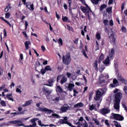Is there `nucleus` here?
Segmentation results:
<instances>
[{"label":"nucleus","mask_w":127,"mask_h":127,"mask_svg":"<svg viewBox=\"0 0 127 127\" xmlns=\"http://www.w3.org/2000/svg\"><path fill=\"white\" fill-rule=\"evenodd\" d=\"M123 97V94L119 92L115 95V103H114V109L117 111H120V103L121 102V99Z\"/></svg>","instance_id":"obj_1"},{"label":"nucleus","mask_w":127,"mask_h":127,"mask_svg":"<svg viewBox=\"0 0 127 127\" xmlns=\"http://www.w3.org/2000/svg\"><path fill=\"white\" fill-rule=\"evenodd\" d=\"M107 92V88H100L96 92V97H94L95 101H99L101 99V96L104 95Z\"/></svg>","instance_id":"obj_2"},{"label":"nucleus","mask_w":127,"mask_h":127,"mask_svg":"<svg viewBox=\"0 0 127 127\" xmlns=\"http://www.w3.org/2000/svg\"><path fill=\"white\" fill-rule=\"evenodd\" d=\"M41 104H42V103L36 104V106L38 107V111H40V112H45L46 113H48V114H51V113H54L53 111L50 109H48L46 108L39 107H40Z\"/></svg>","instance_id":"obj_3"},{"label":"nucleus","mask_w":127,"mask_h":127,"mask_svg":"<svg viewBox=\"0 0 127 127\" xmlns=\"http://www.w3.org/2000/svg\"><path fill=\"white\" fill-rule=\"evenodd\" d=\"M80 9H81L82 11L84 12V13H85V14H87V17L90 20V12H91V9L89 6L87 7H84L83 6H80Z\"/></svg>","instance_id":"obj_4"},{"label":"nucleus","mask_w":127,"mask_h":127,"mask_svg":"<svg viewBox=\"0 0 127 127\" xmlns=\"http://www.w3.org/2000/svg\"><path fill=\"white\" fill-rule=\"evenodd\" d=\"M63 62L64 64H65V65L70 64V63L71 62V57L69 54L63 56Z\"/></svg>","instance_id":"obj_5"},{"label":"nucleus","mask_w":127,"mask_h":127,"mask_svg":"<svg viewBox=\"0 0 127 127\" xmlns=\"http://www.w3.org/2000/svg\"><path fill=\"white\" fill-rule=\"evenodd\" d=\"M112 118L116 121H124V117L120 114L112 113L111 119Z\"/></svg>","instance_id":"obj_6"},{"label":"nucleus","mask_w":127,"mask_h":127,"mask_svg":"<svg viewBox=\"0 0 127 127\" xmlns=\"http://www.w3.org/2000/svg\"><path fill=\"white\" fill-rule=\"evenodd\" d=\"M9 123L11 124L12 125H17L16 127H23L24 126V124L22 123L21 120H15L9 121Z\"/></svg>","instance_id":"obj_7"},{"label":"nucleus","mask_w":127,"mask_h":127,"mask_svg":"<svg viewBox=\"0 0 127 127\" xmlns=\"http://www.w3.org/2000/svg\"><path fill=\"white\" fill-rule=\"evenodd\" d=\"M67 119V117H64V119L60 120L59 123H60L61 125H64V124H65L66 125H68L69 127H71V123L68 122Z\"/></svg>","instance_id":"obj_8"},{"label":"nucleus","mask_w":127,"mask_h":127,"mask_svg":"<svg viewBox=\"0 0 127 127\" xmlns=\"http://www.w3.org/2000/svg\"><path fill=\"white\" fill-rule=\"evenodd\" d=\"M68 110H70V107L68 104H64L60 108V111H62L63 113H66Z\"/></svg>","instance_id":"obj_9"},{"label":"nucleus","mask_w":127,"mask_h":127,"mask_svg":"<svg viewBox=\"0 0 127 127\" xmlns=\"http://www.w3.org/2000/svg\"><path fill=\"white\" fill-rule=\"evenodd\" d=\"M108 35L109 36V39H110L111 42H112V43H115L116 39L115 38V36H114V32H113L112 30L111 31L108 33Z\"/></svg>","instance_id":"obj_10"},{"label":"nucleus","mask_w":127,"mask_h":127,"mask_svg":"<svg viewBox=\"0 0 127 127\" xmlns=\"http://www.w3.org/2000/svg\"><path fill=\"white\" fill-rule=\"evenodd\" d=\"M111 112V110H110L109 109L104 108L101 110H100V113L102 114V115H107V114H109Z\"/></svg>","instance_id":"obj_11"},{"label":"nucleus","mask_w":127,"mask_h":127,"mask_svg":"<svg viewBox=\"0 0 127 127\" xmlns=\"http://www.w3.org/2000/svg\"><path fill=\"white\" fill-rule=\"evenodd\" d=\"M36 121H38V119L34 118L30 120V122L33 124L32 125L26 126V127H36Z\"/></svg>","instance_id":"obj_12"},{"label":"nucleus","mask_w":127,"mask_h":127,"mask_svg":"<svg viewBox=\"0 0 127 127\" xmlns=\"http://www.w3.org/2000/svg\"><path fill=\"white\" fill-rule=\"evenodd\" d=\"M26 5L27 8H28L30 10H33L34 9V7H33V4H31L30 2H26Z\"/></svg>","instance_id":"obj_13"},{"label":"nucleus","mask_w":127,"mask_h":127,"mask_svg":"<svg viewBox=\"0 0 127 127\" xmlns=\"http://www.w3.org/2000/svg\"><path fill=\"white\" fill-rule=\"evenodd\" d=\"M106 78V76L104 75V74H101L99 78V84H102V83H105V79Z\"/></svg>","instance_id":"obj_14"},{"label":"nucleus","mask_w":127,"mask_h":127,"mask_svg":"<svg viewBox=\"0 0 127 127\" xmlns=\"http://www.w3.org/2000/svg\"><path fill=\"white\" fill-rule=\"evenodd\" d=\"M75 87V85L73 83H69L67 86V89L71 92L73 90V89Z\"/></svg>","instance_id":"obj_15"},{"label":"nucleus","mask_w":127,"mask_h":127,"mask_svg":"<svg viewBox=\"0 0 127 127\" xmlns=\"http://www.w3.org/2000/svg\"><path fill=\"white\" fill-rule=\"evenodd\" d=\"M61 79V83L62 85L67 82V77H65V76L62 75Z\"/></svg>","instance_id":"obj_16"},{"label":"nucleus","mask_w":127,"mask_h":127,"mask_svg":"<svg viewBox=\"0 0 127 127\" xmlns=\"http://www.w3.org/2000/svg\"><path fill=\"white\" fill-rule=\"evenodd\" d=\"M48 82L50 84H44L45 85V86H49V87H52V86H53V84H52L54 82V81L53 80V79H50L48 81Z\"/></svg>","instance_id":"obj_17"},{"label":"nucleus","mask_w":127,"mask_h":127,"mask_svg":"<svg viewBox=\"0 0 127 127\" xmlns=\"http://www.w3.org/2000/svg\"><path fill=\"white\" fill-rule=\"evenodd\" d=\"M114 55H115V50H114V49H112L111 51L109 52V58H112Z\"/></svg>","instance_id":"obj_18"},{"label":"nucleus","mask_w":127,"mask_h":127,"mask_svg":"<svg viewBox=\"0 0 127 127\" xmlns=\"http://www.w3.org/2000/svg\"><path fill=\"white\" fill-rule=\"evenodd\" d=\"M44 92L45 93V94H47V95H50V94H51V93H52V91H51L47 88H45V87H44Z\"/></svg>","instance_id":"obj_19"},{"label":"nucleus","mask_w":127,"mask_h":127,"mask_svg":"<svg viewBox=\"0 0 127 127\" xmlns=\"http://www.w3.org/2000/svg\"><path fill=\"white\" fill-rule=\"evenodd\" d=\"M117 79L119 81H120L121 82H122L124 80V78H123L122 74L120 73H118Z\"/></svg>","instance_id":"obj_20"},{"label":"nucleus","mask_w":127,"mask_h":127,"mask_svg":"<svg viewBox=\"0 0 127 127\" xmlns=\"http://www.w3.org/2000/svg\"><path fill=\"white\" fill-rule=\"evenodd\" d=\"M110 57H108L107 59H106L104 62L103 63L105 65H109L110 64V59H109Z\"/></svg>","instance_id":"obj_21"},{"label":"nucleus","mask_w":127,"mask_h":127,"mask_svg":"<svg viewBox=\"0 0 127 127\" xmlns=\"http://www.w3.org/2000/svg\"><path fill=\"white\" fill-rule=\"evenodd\" d=\"M30 44H31V43L29 41H26L25 42V46L26 49H29V45H30Z\"/></svg>","instance_id":"obj_22"},{"label":"nucleus","mask_w":127,"mask_h":127,"mask_svg":"<svg viewBox=\"0 0 127 127\" xmlns=\"http://www.w3.org/2000/svg\"><path fill=\"white\" fill-rule=\"evenodd\" d=\"M83 106H84V105H83V103H79L75 104L74 106V108H80V107H83Z\"/></svg>","instance_id":"obj_23"},{"label":"nucleus","mask_w":127,"mask_h":127,"mask_svg":"<svg viewBox=\"0 0 127 127\" xmlns=\"http://www.w3.org/2000/svg\"><path fill=\"white\" fill-rule=\"evenodd\" d=\"M92 121L94 122L95 124H96L97 126H99L100 125V122H99V120H98V119L96 118H93Z\"/></svg>","instance_id":"obj_24"},{"label":"nucleus","mask_w":127,"mask_h":127,"mask_svg":"<svg viewBox=\"0 0 127 127\" xmlns=\"http://www.w3.org/2000/svg\"><path fill=\"white\" fill-rule=\"evenodd\" d=\"M57 90L59 93H63V89L61 88V86L58 85L57 86Z\"/></svg>","instance_id":"obj_25"},{"label":"nucleus","mask_w":127,"mask_h":127,"mask_svg":"<svg viewBox=\"0 0 127 127\" xmlns=\"http://www.w3.org/2000/svg\"><path fill=\"white\" fill-rule=\"evenodd\" d=\"M10 8H11V7L10 6V4H9L7 5L6 8H5V12H7V11H8V10H9Z\"/></svg>","instance_id":"obj_26"},{"label":"nucleus","mask_w":127,"mask_h":127,"mask_svg":"<svg viewBox=\"0 0 127 127\" xmlns=\"http://www.w3.org/2000/svg\"><path fill=\"white\" fill-rule=\"evenodd\" d=\"M100 0H91V2H92L93 4H98Z\"/></svg>","instance_id":"obj_27"},{"label":"nucleus","mask_w":127,"mask_h":127,"mask_svg":"<svg viewBox=\"0 0 127 127\" xmlns=\"http://www.w3.org/2000/svg\"><path fill=\"white\" fill-rule=\"evenodd\" d=\"M46 71H52V68L49 65H47L45 67Z\"/></svg>","instance_id":"obj_28"},{"label":"nucleus","mask_w":127,"mask_h":127,"mask_svg":"<svg viewBox=\"0 0 127 127\" xmlns=\"http://www.w3.org/2000/svg\"><path fill=\"white\" fill-rule=\"evenodd\" d=\"M104 60V55L101 54V56L99 57V63H101V61Z\"/></svg>","instance_id":"obj_29"},{"label":"nucleus","mask_w":127,"mask_h":127,"mask_svg":"<svg viewBox=\"0 0 127 127\" xmlns=\"http://www.w3.org/2000/svg\"><path fill=\"white\" fill-rule=\"evenodd\" d=\"M96 108V105L92 104L91 106H89V110L90 111H93Z\"/></svg>","instance_id":"obj_30"},{"label":"nucleus","mask_w":127,"mask_h":127,"mask_svg":"<svg viewBox=\"0 0 127 127\" xmlns=\"http://www.w3.org/2000/svg\"><path fill=\"white\" fill-rule=\"evenodd\" d=\"M31 104L30 101H27L24 105H23V107H26V106H29Z\"/></svg>","instance_id":"obj_31"},{"label":"nucleus","mask_w":127,"mask_h":127,"mask_svg":"<svg viewBox=\"0 0 127 127\" xmlns=\"http://www.w3.org/2000/svg\"><path fill=\"white\" fill-rule=\"evenodd\" d=\"M94 67L95 68V70L98 71V61H96L94 63Z\"/></svg>","instance_id":"obj_32"},{"label":"nucleus","mask_w":127,"mask_h":127,"mask_svg":"<svg viewBox=\"0 0 127 127\" xmlns=\"http://www.w3.org/2000/svg\"><path fill=\"white\" fill-rule=\"evenodd\" d=\"M106 11L109 13H112V7L107 8Z\"/></svg>","instance_id":"obj_33"},{"label":"nucleus","mask_w":127,"mask_h":127,"mask_svg":"<svg viewBox=\"0 0 127 127\" xmlns=\"http://www.w3.org/2000/svg\"><path fill=\"white\" fill-rule=\"evenodd\" d=\"M103 23L106 26H107V25H109V20H108V19L104 20Z\"/></svg>","instance_id":"obj_34"},{"label":"nucleus","mask_w":127,"mask_h":127,"mask_svg":"<svg viewBox=\"0 0 127 127\" xmlns=\"http://www.w3.org/2000/svg\"><path fill=\"white\" fill-rule=\"evenodd\" d=\"M59 101H60V97H57L53 99V102H58Z\"/></svg>","instance_id":"obj_35"},{"label":"nucleus","mask_w":127,"mask_h":127,"mask_svg":"<svg viewBox=\"0 0 127 127\" xmlns=\"http://www.w3.org/2000/svg\"><path fill=\"white\" fill-rule=\"evenodd\" d=\"M114 123H115V126L116 127H122L121 126V124H119L118 122L117 121H114Z\"/></svg>","instance_id":"obj_36"},{"label":"nucleus","mask_w":127,"mask_h":127,"mask_svg":"<svg viewBox=\"0 0 127 127\" xmlns=\"http://www.w3.org/2000/svg\"><path fill=\"white\" fill-rule=\"evenodd\" d=\"M113 84H114L115 85H116L117 84H119V81L118 79H117V78H114L113 79Z\"/></svg>","instance_id":"obj_37"},{"label":"nucleus","mask_w":127,"mask_h":127,"mask_svg":"<svg viewBox=\"0 0 127 127\" xmlns=\"http://www.w3.org/2000/svg\"><path fill=\"white\" fill-rule=\"evenodd\" d=\"M0 104L2 107H6V104H5V102L3 100H1Z\"/></svg>","instance_id":"obj_38"},{"label":"nucleus","mask_w":127,"mask_h":127,"mask_svg":"<svg viewBox=\"0 0 127 127\" xmlns=\"http://www.w3.org/2000/svg\"><path fill=\"white\" fill-rule=\"evenodd\" d=\"M38 124L41 127H48V125H45L44 124H42L41 123V121H38Z\"/></svg>","instance_id":"obj_39"},{"label":"nucleus","mask_w":127,"mask_h":127,"mask_svg":"<svg viewBox=\"0 0 127 127\" xmlns=\"http://www.w3.org/2000/svg\"><path fill=\"white\" fill-rule=\"evenodd\" d=\"M52 117H54L55 118H56L57 119H59L60 118V116L58 114H53L52 115Z\"/></svg>","instance_id":"obj_40"},{"label":"nucleus","mask_w":127,"mask_h":127,"mask_svg":"<svg viewBox=\"0 0 127 127\" xmlns=\"http://www.w3.org/2000/svg\"><path fill=\"white\" fill-rule=\"evenodd\" d=\"M107 7V5L106 4H103L100 6V10H103L104 8H106Z\"/></svg>","instance_id":"obj_41"},{"label":"nucleus","mask_w":127,"mask_h":127,"mask_svg":"<svg viewBox=\"0 0 127 127\" xmlns=\"http://www.w3.org/2000/svg\"><path fill=\"white\" fill-rule=\"evenodd\" d=\"M59 44H61V45H63V41H62V39L60 38L58 40Z\"/></svg>","instance_id":"obj_42"},{"label":"nucleus","mask_w":127,"mask_h":127,"mask_svg":"<svg viewBox=\"0 0 127 127\" xmlns=\"http://www.w3.org/2000/svg\"><path fill=\"white\" fill-rule=\"evenodd\" d=\"M123 90L126 95H127V86H125L124 87Z\"/></svg>","instance_id":"obj_43"},{"label":"nucleus","mask_w":127,"mask_h":127,"mask_svg":"<svg viewBox=\"0 0 127 127\" xmlns=\"http://www.w3.org/2000/svg\"><path fill=\"white\" fill-rule=\"evenodd\" d=\"M40 73H41L42 75H44V73H46V70H45V69H42L40 71Z\"/></svg>","instance_id":"obj_44"},{"label":"nucleus","mask_w":127,"mask_h":127,"mask_svg":"<svg viewBox=\"0 0 127 127\" xmlns=\"http://www.w3.org/2000/svg\"><path fill=\"white\" fill-rule=\"evenodd\" d=\"M67 29L69 30V31H72L73 32V28L72 27H70L69 25H67Z\"/></svg>","instance_id":"obj_45"},{"label":"nucleus","mask_w":127,"mask_h":127,"mask_svg":"<svg viewBox=\"0 0 127 127\" xmlns=\"http://www.w3.org/2000/svg\"><path fill=\"white\" fill-rule=\"evenodd\" d=\"M96 38L98 40H100V39H101V35H100V33H97L96 34Z\"/></svg>","instance_id":"obj_46"},{"label":"nucleus","mask_w":127,"mask_h":127,"mask_svg":"<svg viewBox=\"0 0 127 127\" xmlns=\"http://www.w3.org/2000/svg\"><path fill=\"white\" fill-rule=\"evenodd\" d=\"M61 78H62V75H58L57 78V82H59V80H60Z\"/></svg>","instance_id":"obj_47"},{"label":"nucleus","mask_w":127,"mask_h":127,"mask_svg":"<svg viewBox=\"0 0 127 127\" xmlns=\"http://www.w3.org/2000/svg\"><path fill=\"white\" fill-rule=\"evenodd\" d=\"M10 17V13L7 12L5 14V18H8Z\"/></svg>","instance_id":"obj_48"},{"label":"nucleus","mask_w":127,"mask_h":127,"mask_svg":"<svg viewBox=\"0 0 127 127\" xmlns=\"http://www.w3.org/2000/svg\"><path fill=\"white\" fill-rule=\"evenodd\" d=\"M114 65H115V69L116 70V72H117V73H119V70H118V64H115Z\"/></svg>","instance_id":"obj_49"},{"label":"nucleus","mask_w":127,"mask_h":127,"mask_svg":"<svg viewBox=\"0 0 127 127\" xmlns=\"http://www.w3.org/2000/svg\"><path fill=\"white\" fill-rule=\"evenodd\" d=\"M82 54L86 57V58H88V56H87V54H86V52H85V50H82Z\"/></svg>","instance_id":"obj_50"},{"label":"nucleus","mask_w":127,"mask_h":127,"mask_svg":"<svg viewBox=\"0 0 127 127\" xmlns=\"http://www.w3.org/2000/svg\"><path fill=\"white\" fill-rule=\"evenodd\" d=\"M63 20L64 22L68 21V17L66 16L63 17Z\"/></svg>","instance_id":"obj_51"},{"label":"nucleus","mask_w":127,"mask_h":127,"mask_svg":"<svg viewBox=\"0 0 127 127\" xmlns=\"http://www.w3.org/2000/svg\"><path fill=\"white\" fill-rule=\"evenodd\" d=\"M2 74H3V69L1 67H0V76H1Z\"/></svg>","instance_id":"obj_52"},{"label":"nucleus","mask_w":127,"mask_h":127,"mask_svg":"<svg viewBox=\"0 0 127 127\" xmlns=\"http://www.w3.org/2000/svg\"><path fill=\"white\" fill-rule=\"evenodd\" d=\"M104 69H105V67L104 66L100 67V68H99L100 72H103V71H104Z\"/></svg>","instance_id":"obj_53"},{"label":"nucleus","mask_w":127,"mask_h":127,"mask_svg":"<svg viewBox=\"0 0 127 127\" xmlns=\"http://www.w3.org/2000/svg\"><path fill=\"white\" fill-rule=\"evenodd\" d=\"M122 82V83H124V84H125V85H127V79H125V78H124Z\"/></svg>","instance_id":"obj_54"},{"label":"nucleus","mask_w":127,"mask_h":127,"mask_svg":"<svg viewBox=\"0 0 127 127\" xmlns=\"http://www.w3.org/2000/svg\"><path fill=\"white\" fill-rule=\"evenodd\" d=\"M105 124L106 126H110V124L109 123V120H106L105 121Z\"/></svg>","instance_id":"obj_55"},{"label":"nucleus","mask_w":127,"mask_h":127,"mask_svg":"<svg viewBox=\"0 0 127 127\" xmlns=\"http://www.w3.org/2000/svg\"><path fill=\"white\" fill-rule=\"evenodd\" d=\"M109 24L110 26H113V25H114V22H113V20H110Z\"/></svg>","instance_id":"obj_56"},{"label":"nucleus","mask_w":127,"mask_h":127,"mask_svg":"<svg viewBox=\"0 0 127 127\" xmlns=\"http://www.w3.org/2000/svg\"><path fill=\"white\" fill-rule=\"evenodd\" d=\"M122 106H123V108H125V111H126L127 112V106H126V105H125V104H124V103L122 104Z\"/></svg>","instance_id":"obj_57"},{"label":"nucleus","mask_w":127,"mask_h":127,"mask_svg":"<svg viewBox=\"0 0 127 127\" xmlns=\"http://www.w3.org/2000/svg\"><path fill=\"white\" fill-rule=\"evenodd\" d=\"M110 87H111V88H115L116 87V85L114 83H111L110 85Z\"/></svg>","instance_id":"obj_58"},{"label":"nucleus","mask_w":127,"mask_h":127,"mask_svg":"<svg viewBox=\"0 0 127 127\" xmlns=\"http://www.w3.org/2000/svg\"><path fill=\"white\" fill-rule=\"evenodd\" d=\"M85 122V124H83V126L84 127H88V123H87V122H86L85 121H84Z\"/></svg>","instance_id":"obj_59"},{"label":"nucleus","mask_w":127,"mask_h":127,"mask_svg":"<svg viewBox=\"0 0 127 127\" xmlns=\"http://www.w3.org/2000/svg\"><path fill=\"white\" fill-rule=\"evenodd\" d=\"M122 30L123 32H126V31H127V29H126V28L125 27H123L122 28Z\"/></svg>","instance_id":"obj_60"},{"label":"nucleus","mask_w":127,"mask_h":127,"mask_svg":"<svg viewBox=\"0 0 127 127\" xmlns=\"http://www.w3.org/2000/svg\"><path fill=\"white\" fill-rule=\"evenodd\" d=\"M3 31H4V38H5L7 36L6 31H5V29H4Z\"/></svg>","instance_id":"obj_61"},{"label":"nucleus","mask_w":127,"mask_h":127,"mask_svg":"<svg viewBox=\"0 0 127 127\" xmlns=\"http://www.w3.org/2000/svg\"><path fill=\"white\" fill-rule=\"evenodd\" d=\"M16 91L17 93H20V94H21V90L19 88H16Z\"/></svg>","instance_id":"obj_62"},{"label":"nucleus","mask_w":127,"mask_h":127,"mask_svg":"<svg viewBox=\"0 0 127 127\" xmlns=\"http://www.w3.org/2000/svg\"><path fill=\"white\" fill-rule=\"evenodd\" d=\"M25 30H26V28H27V27L28 26V23H27V21H25Z\"/></svg>","instance_id":"obj_63"},{"label":"nucleus","mask_w":127,"mask_h":127,"mask_svg":"<svg viewBox=\"0 0 127 127\" xmlns=\"http://www.w3.org/2000/svg\"><path fill=\"white\" fill-rule=\"evenodd\" d=\"M23 34H24V35L25 36V37H26V38H27V37H28V36H27V34H26V32H22Z\"/></svg>","instance_id":"obj_64"}]
</instances>
